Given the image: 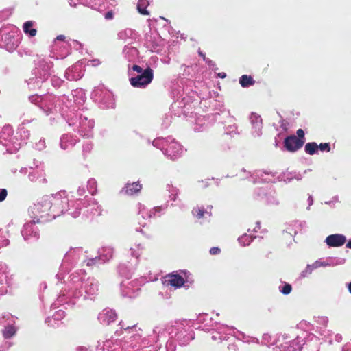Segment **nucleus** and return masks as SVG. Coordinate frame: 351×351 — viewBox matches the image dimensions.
<instances>
[{
	"instance_id": "obj_1",
	"label": "nucleus",
	"mask_w": 351,
	"mask_h": 351,
	"mask_svg": "<svg viewBox=\"0 0 351 351\" xmlns=\"http://www.w3.org/2000/svg\"><path fill=\"white\" fill-rule=\"evenodd\" d=\"M29 211L36 222L50 221L65 211H68L73 217L80 215L78 209L71 210L65 191L43 196L30 208Z\"/></svg>"
},
{
	"instance_id": "obj_2",
	"label": "nucleus",
	"mask_w": 351,
	"mask_h": 351,
	"mask_svg": "<svg viewBox=\"0 0 351 351\" xmlns=\"http://www.w3.org/2000/svg\"><path fill=\"white\" fill-rule=\"evenodd\" d=\"M71 278V281L73 283V287H71V291H69V295H72L75 298H79L82 295V291H77L79 285L81 286V288L83 289L86 295L84 296H94L98 292V282L96 280L93 278H88L86 281H84L82 278H79L78 276L73 274Z\"/></svg>"
},
{
	"instance_id": "obj_3",
	"label": "nucleus",
	"mask_w": 351,
	"mask_h": 351,
	"mask_svg": "<svg viewBox=\"0 0 351 351\" xmlns=\"http://www.w3.org/2000/svg\"><path fill=\"white\" fill-rule=\"evenodd\" d=\"M154 78V71L150 67L145 69L143 72L130 79V84L135 88H144L149 84Z\"/></svg>"
},
{
	"instance_id": "obj_4",
	"label": "nucleus",
	"mask_w": 351,
	"mask_h": 351,
	"mask_svg": "<svg viewBox=\"0 0 351 351\" xmlns=\"http://www.w3.org/2000/svg\"><path fill=\"white\" fill-rule=\"evenodd\" d=\"M145 280L135 279L133 280H125L121 282V290L124 296L133 298L136 295L137 291L140 289V287L143 285Z\"/></svg>"
},
{
	"instance_id": "obj_5",
	"label": "nucleus",
	"mask_w": 351,
	"mask_h": 351,
	"mask_svg": "<svg viewBox=\"0 0 351 351\" xmlns=\"http://www.w3.org/2000/svg\"><path fill=\"white\" fill-rule=\"evenodd\" d=\"M188 322L185 320L176 321L166 328L167 332L171 338H177L180 339L181 337L186 332V326Z\"/></svg>"
},
{
	"instance_id": "obj_6",
	"label": "nucleus",
	"mask_w": 351,
	"mask_h": 351,
	"mask_svg": "<svg viewBox=\"0 0 351 351\" xmlns=\"http://www.w3.org/2000/svg\"><path fill=\"white\" fill-rule=\"evenodd\" d=\"M305 141L297 138L295 135L287 136L284 141V146L289 152H295L302 147Z\"/></svg>"
},
{
	"instance_id": "obj_7",
	"label": "nucleus",
	"mask_w": 351,
	"mask_h": 351,
	"mask_svg": "<svg viewBox=\"0 0 351 351\" xmlns=\"http://www.w3.org/2000/svg\"><path fill=\"white\" fill-rule=\"evenodd\" d=\"M114 250L111 247H102L99 252V257H96L95 258H90L86 262L87 265H92L98 262L99 260H101L103 262H106L110 260L113 255Z\"/></svg>"
},
{
	"instance_id": "obj_8",
	"label": "nucleus",
	"mask_w": 351,
	"mask_h": 351,
	"mask_svg": "<svg viewBox=\"0 0 351 351\" xmlns=\"http://www.w3.org/2000/svg\"><path fill=\"white\" fill-rule=\"evenodd\" d=\"M35 219H36L34 218L33 221H29L24 225L21 231V234L24 239L29 240L31 238H37L38 232L35 227Z\"/></svg>"
},
{
	"instance_id": "obj_9",
	"label": "nucleus",
	"mask_w": 351,
	"mask_h": 351,
	"mask_svg": "<svg viewBox=\"0 0 351 351\" xmlns=\"http://www.w3.org/2000/svg\"><path fill=\"white\" fill-rule=\"evenodd\" d=\"M318 149L322 152H329L331 149L328 143H322L318 145L316 143L312 142L305 145V152L308 154H314Z\"/></svg>"
},
{
	"instance_id": "obj_10",
	"label": "nucleus",
	"mask_w": 351,
	"mask_h": 351,
	"mask_svg": "<svg viewBox=\"0 0 351 351\" xmlns=\"http://www.w3.org/2000/svg\"><path fill=\"white\" fill-rule=\"evenodd\" d=\"M98 319L101 324L108 325L116 320L117 314L114 311L106 308L99 314Z\"/></svg>"
},
{
	"instance_id": "obj_11",
	"label": "nucleus",
	"mask_w": 351,
	"mask_h": 351,
	"mask_svg": "<svg viewBox=\"0 0 351 351\" xmlns=\"http://www.w3.org/2000/svg\"><path fill=\"white\" fill-rule=\"evenodd\" d=\"M325 241L328 246L339 247L345 243L346 239L343 234H335L327 237Z\"/></svg>"
},
{
	"instance_id": "obj_12",
	"label": "nucleus",
	"mask_w": 351,
	"mask_h": 351,
	"mask_svg": "<svg viewBox=\"0 0 351 351\" xmlns=\"http://www.w3.org/2000/svg\"><path fill=\"white\" fill-rule=\"evenodd\" d=\"M166 282L175 288H180L184 285L185 280L180 274H172L166 277Z\"/></svg>"
},
{
	"instance_id": "obj_13",
	"label": "nucleus",
	"mask_w": 351,
	"mask_h": 351,
	"mask_svg": "<svg viewBox=\"0 0 351 351\" xmlns=\"http://www.w3.org/2000/svg\"><path fill=\"white\" fill-rule=\"evenodd\" d=\"M142 189L141 184L138 182L128 183L122 189L121 193L128 195H133L139 192Z\"/></svg>"
},
{
	"instance_id": "obj_14",
	"label": "nucleus",
	"mask_w": 351,
	"mask_h": 351,
	"mask_svg": "<svg viewBox=\"0 0 351 351\" xmlns=\"http://www.w3.org/2000/svg\"><path fill=\"white\" fill-rule=\"evenodd\" d=\"M251 176H256L254 180H253V182L256 183L258 182H273L272 178L274 175L271 173H267L263 171H257L251 175Z\"/></svg>"
},
{
	"instance_id": "obj_15",
	"label": "nucleus",
	"mask_w": 351,
	"mask_h": 351,
	"mask_svg": "<svg viewBox=\"0 0 351 351\" xmlns=\"http://www.w3.org/2000/svg\"><path fill=\"white\" fill-rule=\"evenodd\" d=\"M161 210L160 207H156L151 210H147L145 206L140 207L138 213V217H142L143 219H149L152 217L156 216V213Z\"/></svg>"
},
{
	"instance_id": "obj_16",
	"label": "nucleus",
	"mask_w": 351,
	"mask_h": 351,
	"mask_svg": "<svg viewBox=\"0 0 351 351\" xmlns=\"http://www.w3.org/2000/svg\"><path fill=\"white\" fill-rule=\"evenodd\" d=\"M302 344L298 339L285 343L280 351H300Z\"/></svg>"
},
{
	"instance_id": "obj_17",
	"label": "nucleus",
	"mask_w": 351,
	"mask_h": 351,
	"mask_svg": "<svg viewBox=\"0 0 351 351\" xmlns=\"http://www.w3.org/2000/svg\"><path fill=\"white\" fill-rule=\"evenodd\" d=\"M302 176L300 173H297L295 172H293V173L289 172V171L282 173L279 177L280 180L284 181L285 182H289L291 180H293V179L300 180L302 179Z\"/></svg>"
},
{
	"instance_id": "obj_18",
	"label": "nucleus",
	"mask_w": 351,
	"mask_h": 351,
	"mask_svg": "<svg viewBox=\"0 0 351 351\" xmlns=\"http://www.w3.org/2000/svg\"><path fill=\"white\" fill-rule=\"evenodd\" d=\"M331 265L330 263H325V262H322V261H315L312 265H307L306 269L302 271V276H306L308 274H310L314 269L318 268L322 266H327V265Z\"/></svg>"
},
{
	"instance_id": "obj_19",
	"label": "nucleus",
	"mask_w": 351,
	"mask_h": 351,
	"mask_svg": "<svg viewBox=\"0 0 351 351\" xmlns=\"http://www.w3.org/2000/svg\"><path fill=\"white\" fill-rule=\"evenodd\" d=\"M223 329L226 330V337L227 335H232L236 337L237 339L245 338V335L238 331L236 328L228 326L223 325Z\"/></svg>"
},
{
	"instance_id": "obj_20",
	"label": "nucleus",
	"mask_w": 351,
	"mask_h": 351,
	"mask_svg": "<svg viewBox=\"0 0 351 351\" xmlns=\"http://www.w3.org/2000/svg\"><path fill=\"white\" fill-rule=\"evenodd\" d=\"M239 83L242 87L245 88L253 86L255 84V80L250 75H243L239 79Z\"/></svg>"
},
{
	"instance_id": "obj_21",
	"label": "nucleus",
	"mask_w": 351,
	"mask_h": 351,
	"mask_svg": "<svg viewBox=\"0 0 351 351\" xmlns=\"http://www.w3.org/2000/svg\"><path fill=\"white\" fill-rule=\"evenodd\" d=\"M149 5L148 0H138L137 4V10L138 12L143 15H149V12L147 10V8Z\"/></svg>"
},
{
	"instance_id": "obj_22",
	"label": "nucleus",
	"mask_w": 351,
	"mask_h": 351,
	"mask_svg": "<svg viewBox=\"0 0 351 351\" xmlns=\"http://www.w3.org/2000/svg\"><path fill=\"white\" fill-rule=\"evenodd\" d=\"M34 23L31 21H26L23 24V31L25 34H29L30 36L33 37L36 35L37 30L33 28Z\"/></svg>"
},
{
	"instance_id": "obj_23",
	"label": "nucleus",
	"mask_w": 351,
	"mask_h": 351,
	"mask_svg": "<svg viewBox=\"0 0 351 351\" xmlns=\"http://www.w3.org/2000/svg\"><path fill=\"white\" fill-rule=\"evenodd\" d=\"M16 332V329L13 326H8L3 330V335L5 339H9L13 337Z\"/></svg>"
},
{
	"instance_id": "obj_24",
	"label": "nucleus",
	"mask_w": 351,
	"mask_h": 351,
	"mask_svg": "<svg viewBox=\"0 0 351 351\" xmlns=\"http://www.w3.org/2000/svg\"><path fill=\"white\" fill-rule=\"evenodd\" d=\"M239 243L243 245H248L252 241V237L247 234H243L241 237L238 239Z\"/></svg>"
},
{
	"instance_id": "obj_25",
	"label": "nucleus",
	"mask_w": 351,
	"mask_h": 351,
	"mask_svg": "<svg viewBox=\"0 0 351 351\" xmlns=\"http://www.w3.org/2000/svg\"><path fill=\"white\" fill-rule=\"evenodd\" d=\"M88 190L90 193L94 195L97 191V182L95 179L90 178L88 181Z\"/></svg>"
},
{
	"instance_id": "obj_26",
	"label": "nucleus",
	"mask_w": 351,
	"mask_h": 351,
	"mask_svg": "<svg viewBox=\"0 0 351 351\" xmlns=\"http://www.w3.org/2000/svg\"><path fill=\"white\" fill-rule=\"evenodd\" d=\"M143 247L140 244L136 245L134 247L130 248L131 255L136 258L139 257L141 254Z\"/></svg>"
},
{
	"instance_id": "obj_27",
	"label": "nucleus",
	"mask_w": 351,
	"mask_h": 351,
	"mask_svg": "<svg viewBox=\"0 0 351 351\" xmlns=\"http://www.w3.org/2000/svg\"><path fill=\"white\" fill-rule=\"evenodd\" d=\"M204 213L210 215L208 211H205L203 208L197 207L193 210V215L197 217L198 219L202 218Z\"/></svg>"
},
{
	"instance_id": "obj_28",
	"label": "nucleus",
	"mask_w": 351,
	"mask_h": 351,
	"mask_svg": "<svg viewBox=\"0 0 351 351\" xmlns=\"http://www.w3.org/2000/svg\"><path fill=\"white\" fill-rule=\"evenodd\" d=\"M265 201L268 204H278V200L274 195V193L270 192L269 194L265 195Z\"/></svg>"
},
{
	"instance_id": "obj_29",
	"label": "nucleus",
	"mask_w": 351,
	"mask_h": 351,
	"mask_svg": "<svg viewBox=\"0 0 351 351\" xmlns=\"http://www.w3.org/2000/svg\"><path fill=\"white\" fill-rule=\"evenodd\" d=\"M9 244V240L6 238L5 232L0 230V247L7 246Z\"/></svg>"
},
{
	"instance_id": "obj_30",
	"label": "nucleus",
	"mask_w": 351,
	"mask_h": 351,
	"mask_svg": "<svg viewBox=\"0 0 351 351\" xmlns=\"http://www.w3.org/2000/svg\"><path fill=\"white\" fill-rule=\"evenodd\" d=\"M291 289H292L291 286L289 284H285L282 287H280V291L285 295H287V294L290 293L291 291Z\"/></svg>"
},
{
	"instance_id": "obj_31",
	"label": "nucleus",
	"mask_w": 351,
	"mask_h": 351,
	"mask_svg": "<svg viewBox=\"0 0 351 351\" xmlns=\"http://www.w3.org/2000/svg\"><path fill=\"white\" fill-rule=\"evenodd\" d=\"M65 316V312L63 310H58L53 315V319L60 320Z\"/></svg>"
},
{
	"instance_id": "obj_32",
	"label": "nucleus",
	"mask_w": 351,
	"mask_h": 351,
	"mask_svg": "<svg viewBox=\"0 0 351 351\" xmlns=\"http://www.w3.org/2000/svg\"><path fill=\"white\" fill-rule=\"evenodd\" d=\"M89 205L90 206H93L92 212H93V210L95 211L94 213V214H95V213H97V214L100 213V211L98 210L99 206L97 205V202H96L95 199H90Z\"/></svg>"
},
{
	"instance_id": "obj_33",
	"label": "nucleus",
	"mask_w": 351,
	"mask_h": 351,
	"mask_svg": "<svg viewBox=\"0 0 351 351\" xmlns=\"http://www.w3.org/2000/svg\"><path fill=\"white\" fill-rule=\"evenodd\" d=\"M222 328H223V326H221L218 328V333L220 335V336H219V338L221 340L226 339V330L223 329Z\"/></svg>"
},
{
	"instance_id": "obj_34",
	"label": "nucleus",
	"mask_w": 351,
	"mask_h": 351,
	"mask_svg": "<svg viewBox=\"0 0 351 351\" xmlns=\"http://www.w3.org/2000/svg\"><path fill=\"white\" fill-rule=\"evenodd\" d=\"M113 344V342L111 340H108L104 342V349H107L108 351L110 350H115V348H112L111 345Z\"/></svg>"
},
{
	"instance_id": "obj_35",
	"label": "nucleus",
	"mask_w": 351,
	"mask_h": 351,
	"mask_svg": "<svg viewBox=\"0 0 351 351\" xmlns=\"http://www.w3.org/2000/svg\"><path fill=\"white\" fill-rule=\"evenodd\" d=\"M7 196V191L5 189H0V202L3 201Z\"/></svg>"
},
{
	"instance_id": "obj_36",
	"label": "nucleus",
	"mask_w": 351,
	"mask_h": 351,
	"mask_svg": "<svg viewBox=\"0 0 351 351\" xmlns=\"http://www.w3.org/2000/svg\"><path fill=\"white\" fill-rule=\"evenodd\" d=\"M297 138L303 139L304 141V132L302 129H298L297 130Z\"/></svg>"
},
{
	"instance_id": "obj_37",
	"label": "nucleus",
	"mask_w": 351,
	"mask_h": 351,
	"mask_svg": "<svg viewBox=\"0 0 351 351\" xmlns=\"http://www.w3.org/2000/svg\"><path fill=\"white\" fill-rule=\"evenodd\" d=\"M113 17H114V12L112 10L107 12L104 15V18L106 20H111L113 19Z\"/></svg>"
},
{
	"instance_id": "obj_38",
	"label": "nucleus",
	"mask_w": 351,
	"mask_h": 351,
	"mask_svg": "<svg viewBox=\"0 0 351 351\" xmlns=\"http://www.w3.org/2000/svg\"><path fill=\"white\" fill-rule=\"evenodd\" d=\"M132 69L134 71H136L138 73L141 74L143 72V69L140 66L136 64L133 65Z\"/></svg>"
},
{
	"instance_id": "obj_39",
	"label": "nucleus",
	"mask_w": 351,
	"mask_h": 351,
	"mask_svg": "<svg viewBox=\"0 0 351 351\" xmlns=\"http://www.w3.org/2000/svg\"><path fill=\"white\" fill-rule=\"evenodd\" d=\"M198 53L206 63L208 64L211 62L208 58L206 57L205 53H204L200 49H199Z\"/></svg>"
},
{
	"instance_id": "obj_40",
	"label": "nucleus",
	"mask_w": 351,
	"mask_h": 351,
	"mask_svg": "<svg viewBox=\"0 0 351 351\" xmlns=\"http://www.w3.org/2000/svg\"><path fill=\"white\" fill-rule=\"evenodd\" d=\"M220 252V249L218 248V247H212L210 250V254H213V255H215V254H217Z\"/></svg>"
},
{
	"instance_id": "obj_41",
	"label": "nucleus",
	"mask_w": 351,
	"mask_h": 351,
	"mask_svg": "<svg viewBox=\"0 0 351 351\" xmlns=\"http://www.w3.org/2000/svg\"><path fill=\"white\" fill-rule=\"evenodd\" d=\"M318 322L323 324H326L328 322V319L326 317H319Z\"/></svg>"
},
{
	"instance_id": "obj_42",
	"label": "nucleus",
	"mask_w": 351,
	"mask_h": 351,
	"mask_svg": "<svg viewBox=\"0 0 351 351\" xmlns=\"http://www.w3.org/2000/svg\"><path fill=\"white\" fill-rule=\"evenodd\" d=\"M335 340L337 341V342H341V340H342V336L340 335V334H337L335 336Z\"/></svg>"
},
{
	"instance_id": "obj_43",
	"label": "nucleus",
	"mask_w": 351,
	"mask_h": 351,
	"mask_svg": "<svg viewBox=\"0 0 351 351\" xmlns=\"http://www.w3.org/2000/svg\"><path fill=\"white\" fill-rule=\"evenodd\" d=\"M77 193L80 196H82L85 193V190L84 189L79 188Z\"/></svg>"
},
{
	"instance_id": "obj_44",
	"label": "nucleus",
	"mask_w": 351,
	"mask_h": 351,
	"mask_svg": "<svg viewBox=\"0 0 351 351\" xmlns=\"http://www.w3.org/2000/svg\"><path fill=\"white\" fill-rule=\"evenodd\" d=\"M66 37L64 35H59L56 37V40L64 41L65 40Z\"/></svg>"
},
{
	"instance_id": "obj_45",
	"label": "nucleus",
	"mask_w": 351,
	"mask_h": 351,
	"mask_svg": "<svg viewBox=\"0 0 351 351\" xmlns=\"http://www.w3.org/2000/svg\"><path fill=\"white\" fill-rule=\"evenodd\" d=\"M309 206H311L313 203V199L312 196H309L308 199Z\"/></svg>"
},
{
	"instance_id": "obj_46",
	"label": "nucleus",
	"mask_w": 351,
	"mask_h": 351,
	"mask_svg": "<svg viewBox=\"0 0 351 351\" xmlns=\"http://www.w3.org/2000/svg\"><path fill=\"white\" fill-rule=\"evenodd\" d=\"M201 183L202 184V185L201 186V187L204 188V187H206V186H207V181H206V182H205V183H204V182L202 181V182H201Z\"/></svg>"
},
{
	"instance_id": "obj_47",
	"label": "nucleus",
	"mask_w": 351,
	"mask_h": 351,
	"mask_svg": "<svg viewBox=\"0 0 351 351\" xmlns=\"http://www.w3.org/2000/svg\"><path fill=\"white\" fill-rule=\"evenodd\" d=\"M346 247L348 248H351V239L347 243Z\"/></svg>"
},
{
	"instance_id": "obj_48",
	"label": "nucleus",
	"mask_w": 351,
	"mask_h": 351,
	"mask_svg": "<svg viewBox=\"0 0 351 351\" xmlns=\"http://www.w3.org/2000/svg\"><path fill=\"white\" fill-rule=\"evenodd\" d=\"M348 289L349 292L351 293V282L348 284Z\"/></svg>"
},
{
	"instance_id": "obj_49",
	"label": "nucleus",
	"mask_w": 351,
	"mask_h": 351,
	"mask_svg": "<svg viewBox=\"0 0 351 351\" xmlns=\"http://www.w3.org/2000/svg\"><path fill=\"white\" fill-rule=\"evenodd\" d=\"M287 232L289 234H290L291 237H293V234H292L291 230L289 228H288V229H287Z\"/></svg>"
},
{
	"instance_id": "obj_50",
	"label": "nucleus",
	"mask_w": 351,
	"mask_h": 351,
	"mask_svg": "<svg viewBox=\"0 0 351 351\" xmlns=\"http://www.w3.org/2000/svg\"><path fill=\"white\" fill-rule=\"evenodd\" d=\"M78 351H88L86 348H81Z\"/></svg>"
},
{
	"instance_id": "obj_51",
	"label": "nucleus",
	"mask_w": 351,
	"mask_h": 351,
	"mask_svg": "<svg viewBox=\"0 0 351 351\" xmlns=\"http://www.w3.org/2000/svg\"><path fill=\"white\" fill-rule=\"evenodd\" d=\"M212 339H213V340H217V339H219V337H217L216 335H213L212 336Z\"/></svg>"
},
{
	"instance_id": "obj_52",
	"label": "nucleus",
	"mask_w": 351,
	"mask_h": 351,
	"mask_svg": "<svg viewBox=\"0 0 351 351\" xmlns=\"http://www.w3.org/2000/svg\"><path fill=\"white\" fill-rule=\"evenodd\" d=\"M204 320L206 321L208 318V315L203 316Z\"/></svg>"
},
{
	"instance_id": "obj_53",
	"label": "nucleus",
	"mask_w": 351,
	"mask_h": 351,
	"mask_svg": "<svg viewBox=\"0 0 351 351\" xmlns=\"http://www.w3.org/2000/svg\"><path fill=\"white\" fill-rule=\"evenodd\" d=\"M134 339H136V338L138 337V335H135L132 337Z\"/></svg>"
},
{
	"instance_id": "obj_54",
	"label": "nucleus",
	"mask_w": 351,
	"mask_h": 351,
	"mask_svg": "<svg viewBox=\"0 0 351 351\" xmlns=\"http://www.w3.org/2000/svg\"><path fill=\"white\" fill-rule=\"evenodd\" d=\"M131 346L134 347V346H136V344H134V343L132 342V343H131Z\"/></svg>"
},
{
	"instance_id": "obj_55",
	"label": "nucleus",
	"mask_w": 351,
	"mask_h": 351,
	"mask_svg": "<svg viewBox=\"0 0 351 351\" xmlns=\"http://www.w3.org/2000/svg\"><path fill=\"white\" fill-rule=\"evenodd\" d=\"M267 337V335H263V338H264V339H266V337Z\"/></svg>"
},
{
	"instance_id": "obj_56",
	"label": "nucleus",
	"mask_w": 351,
	"mask_h": 351,
	"mask_svg": "<svg viewBox=\"0 0 351 351\" xmlns=\"http://www.w3.org/2000/svg\"><path fill=\"white\" fill-rule=\"evenodd\" d=\"M9 347H10V344H8V345L7 346V348H8Z\"/></svg>"
},
{
	"instance_id": "obj_57",
	"label": "nucleus",
	"mask_w": 351,
	"mask_h": 351,
	"mask_svg": "<svg viewBox=\"0 0 351 351\" xmlns=\"http://www.w3.org/2000/svg\"><path fill=\"white\" fill-rule=\"evenodd\" d=\"M0 351H3V350H1V348H0Z\"/></svg>"
}]
</instances>
